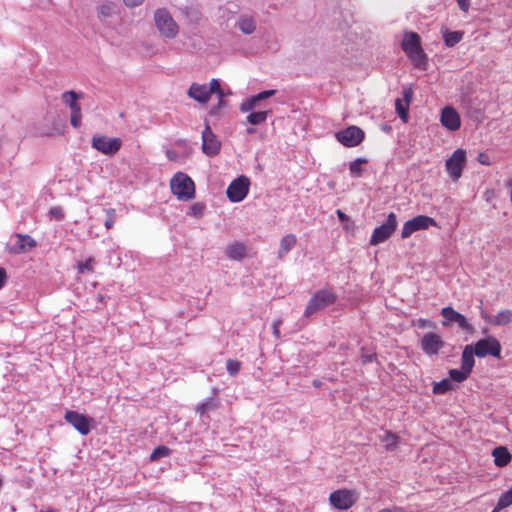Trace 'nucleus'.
Segmentation results:
<instances>
[{
  "mask_svg": "<svg viewBox=\"0 0 512 512\" xmlns=\"http://www.w3.org/2000/svg\"><path fill=\"white\" fill-rule=\"evenodd\" d=\"M401 45L406 56L410 59L415 68L423 71L427 70V55L422 48L419 34H406Z\"/></svg>",
  "mask_w": 512,
  "mask_h": 512,
  "instance_id": "obj_1",
  "label": "nucleus"
},
{
  "mask_svg": "<svg viewBox=\"0 0 512 512\" xmlns=\"http://www.w3.org/2000/svg\"><path fill=\"white\" fill-rule=\"evenodd\" d=\"M171 190L179 200L188 201L195 197V185L185 173H176L170 182Z\"/></svg>",
  "mask_w": 512,
  "mask_h": 512,
  "instance_id": "obj_2",
  "label": "nucleus"
},
{
  "mask_svg": "<svg viewBox=\"0 0 512 512\" xmlns=\"http://www.w3.org/2000/svg\"><path fill=\"white\" fill-rule=\"evenodd\" d=\"M337 295L329 289H321L317 291L309 300L304 315L310 317L316 312L334 304Z\"/></svg>",
  "mask_w": 512,
  "mask_h": 512,
  "instance_id": "obj_3",
  "label": "nucleus"
},
{
  "mask_svg": "<svg viewBox=\"0 0 512 512\" xmlns=\"http://www.w3.org/2000/svg\"><path fill=\"white\" fill-rule=\"evenodd\" d=\"M397 225L398 221L396 214L393 212L389 213L386 221L373 230L370 238V245L376 246L388 240L395 232Z\"/></svg>",
  "mask_w": 512,
  "mask_h": 512,
  "instance_id": "obj_4",
  "label": "nucleus"
},
{
  "mask_svg": "<svg viewBox=\"0 0 512 512\" xmlns=\"http://www.w3.org/2000/svg\"><path fill=\"white\" fill-rule=\"evenodd\" d=\"M91 146L95 150L107 156H114L122 147V140L118 137L109 138L95 134L91 140Z\"/></svg>",
  "mask_w": 512,
  "mask_h": 512,
  "instance_id": "obj_5",
  "label": "nucleus"
},
{
  "mask_svg": "<svg viewBox=\"0 0 512 512\" xmlns=\"http://www.w3.org/2000/svg\"><path fill=\"white\" fill-rule=\"evenodd\" d=\"M465 166L466 151L461 148L456 149L445 162L446 171L453 181L460 179Z\"/></svg>",
  "mask_w": 512,
  "mask_h": 512,
  "instance_id": "obj_6",
  "label": "nucleus"
},
{
  "mask_svg": "<svg viewBox=\"0 0 512 512\" xmlns=\"http://www.w3.org/2000/svg\"><path fill=\"white\" fill-rule=\"evenodd\" d=\"M336 140L343 146L356 147L365 139V132L358 126L351 125L335 133Z\"/></svg>",
  "mask_w": 512,
  "mask_h": 512,
  "instance_id": "obj_7",
  "label": "nucleus"
},
{
  "mask_svg": "<svg viewBox=\"0 0 512 512\" xmlns=\"http://www.w3.org/2000/svg\"><path fill=\"white\" fill-rule=\"evenodd\" d=\"M473 349L475 351V355L479 358H484L489 355L500 358L502 347L498 339L494 336H488L478 340L474 344Z\"/></svg>",
  "mask_w": 512,
  "mask_h": 512,
  "instance_id": "obj_8",
  "label": "nucleus"
},
{
  "mask_svg": "<svg viewBox=\"0 0 512 512\" xmlns=\"http://www.w3.org/2000/svg\"><path fill=\"white\" fill-rule=\"evenodd\" d=\"M430 226H433V227L437 226V222L434 218L426 216V215H418V216L414 217L413 219H410L404 223L402 231H401V238L407 239L414 232L419 231V230H426Z\"/></svg>",
  "mask_w": 512,
  "mask_h": 512,
  "instance_id": "obj_9",
  "label": "nucleus"
},
{
  "mask_svg": "<svg viewBox=\"0 0 512 512\" xmlns=\"http://www.w3.org/2000/svg\"><path fill=\"white\" fill-rule=\"evenodd\" d=\"M250 180L242 175L234 179L226 190V195L231 202L242 201L249 192Z\"/></svg>",
  "mask_w": 512,
  "mask_h": 512,
  "instance_id": "obj_10",
  "label": "nucleus"
},
{
  "mask_svg": "<svg viewBox=\"0 0 512 512\" xmlns=\"http://www.w3.org/2000/svg\"><path fill=\"white\" fill-rule=\"evenodd\" d=\"M329 501L334 508L347 510L356 503L357 495L352 490L339 489L330 494Z\"/></svg>",
  "mask_w": 512,
  "mask_h": 512,
  "instance_id": "obj_11",
  "label": "nucleus"
},
{
  "mask_svg": "<svg viewBox=\"0 0 512 512\" xmlns=\"http://www.w3.org/2000/svg\"><path fill=\"white\" fill-rule=\"evenodd\" d=\"M220 150L221 142L212 131L209 122L205 121V128L202 131V152L209 157H213L219 154Z\"/></svg>",
  "mask_w": 512,
  "mask_h": 512,
  "instance_id": "obj_12",
  "label": "nucleus"
},
{
  "mask_svg": "<svg viewBox=\"0 0 512 512\" xmlns=\"http://www.w3.org/2000/svg\"><path fill=\"white\" fill-rule=\"evenodd\" d=\"M177 34H154L155 38L146 39L141 42L138 47V51L146 56L153 55L163 49V43L167 42V39H173Z\"/></svg>",
  "mask_w": 512,
  "mask_h": 512,
  "instance_id": "obj_13",
  "label": "nucleus"
},
{
  "mask_svg": "<svg viewBox=\"0 0 512 512\" xmlns=\"http://www.w3.org/2000/svg\"><path fill=\"white\" fill-rule=\"evenodd\" d=\"M444 346L445 342L441 336L435 332L424 334L420 341L422 351L429 356L437 355Z\"/></svg>",
  "mask_w": 512,
  "mask_h": 512,
  "instance_id": "obj_14",
  "label": "nucleus"
},
{
  "mask_svg": "<svg viewBox=\"0 0 512 512\" xmlns=\"http://www.w3.org/2000/svg\"><path fill=\"white\" fill-rule=\"evenodd\" d=\"M66 422L71 424L81 435L89 434L91 430V418L73 410L66 411L64 415Z\"/></svg>",
  "mask_w": 512,
  "mask_h": 512,
  "instance_id": "obj_15",
  "label": "nucleus"
},
{
  "mask_svg": "<svg viewBox=\"0 0 512 512\" xmlns=\"http://www.w3.org/2000/svg\"><path fill=\"white\" fill-rule=\"evenodd\" d=\"M154 22L159 32H175L178 28L172 15L166 8H160L155 11Z\"/></svg>",
  "mask_w": 512,
  "mask_h": 512,
  "instance_id": "obj_16",
  "label": "nucleus"
},
{
  "mask_svg": "<svg viewBox=\"0 0 512 512\" xmlns=\"http://www.w3.org/2000/svg\"><path fill=\"white\" fill-rule=\"evenodd\" d=\"M440 120L441 124L450 131L458 130L461 125L459 113L450 106L442 109Z\"/></svg>",
  "mask_w": 512,
  "mask_h": 512,
  "instance_id": "obj_17",
  "label": "nucleus"
},
{
  "mask_svg": "<svg viewBox=\"0 0 512 512\" xmlns=\"http://www.w3.org/2000/svg\"><path fill=\"white\" fill-rule=\"evenodd\" d=\"M441 315L449 322H455L458 326L465 331H472L473 327L468 322L466 317L459 312L455 311L452 307H444L441 310Z\"/></svg>",
  "mask_w": 512,
  "mask_h": 512,
  "instance_id": "obj_18",
  "label": "nucleus"
},
{
  "mask_svg": "<svg viewBox=\"0 0 512 512\" xmlns=\"http://www.w3.org/2000/svg\"><path fill=\"white\" fill-rule=\"evenodd\" d=\"M481 316L487 323L495 326H505L512 322V310L509 309L501 310L496 315L481 311Z\"/></svg>",
  "mask_w": 512,
  "mask_h": 512,
  "instance_id": "obj_19",
  "label": "nucleus"
},
{
  "mask_svg": "<svg viewBox=\"0 0 512 512\" xmlns=\"http://www.w3.org/2000/svg\"><path fill=\"white\" fill-rule=\"evenodd\" d=\"M187 94L190 98L199 103H207L211 97L207 84L192 83Z\"/></svg>",
  "mask_w": 512,
  "mask_h": 512,
  "instance_id": "obj_20",
  "label": "nucleus"
},
{
  "mask_svg": "<svg viewBox=\"0 0 512 512\" xmlns=\"http://www.w3.org/2000/svg\"><path fill=\"white\" fill-rule=\"evenodd\" d=\"M276 90H266L262 91L256 95L251 96L250 98L246 99L244 102L240 105V110L242 112H249L254 109V107L262 100H265L273 95H275Z\"/></svg>",
  "mask_w": 512,
  "mask_h": 512,
  "instance_id": "obj_21",
  "label": "nucleus"
},
{
  "mask_svg": "<svg viewBox=\"0 0 512 512\" xmlns=\"http://www.w3.org/2000/svg\"><path fill=\"white\" fill-rule=\"evenodd\" d=\"M119 7L117 3L106 1L97 7L98 18L101 21H108L109 19L118 16Z\"/></svg>",
  "mask_w": 512,
  "mask_h": 512,
  "instance_id": "obj_22",
  "label": "nucleus"
},
{
  "mask_svg": "<svg viewBox=\"0 0 512 512\" xmlns=\"http://www.w3.org/2000/svg\"><path fill=\"white\" fill-rule=\"evenodd\" d=\"M83 97L82 93H77L73 90L66 91L62 94V101L69 106L71 113L81 111V106L78 100Z\"/></svg>",
  "mask_w": 512,
  "mask_h": 512,
  "instance_id": "obj_23",
  "label": "nucleus"
},
{
  "mask_svg": "<svg viewBox=\"0 0 512 512\" xmlns=\"http://www.w3.org/2000/svg\"><path fill=\"white\" fill-rule=\"evenodd\" d=\"M494 457V463L498 467H504L508 465L512 459V456L505 446H499L494 448L492 451Z\"/></svg>",
  "mask_w": 512,
  "mask_h": 512,
  "instance_id": "obj_24",
  "label": "nucleus"
},
{
  "mask_svg": "<svg viewBox=\"0 0 512 512\" xmlns=\"http://www.w3.org/2000/svg\"><path fill=\"white\" fill-rule=\"evenodd\" d=\"M247 248L241 242H233L226 248V255L232 260H241L246 256Z\"/></svg>",
  "mask_w": 512,
  "mask_h": 512,
  "instance_id": "obj_25",
  "label": "nucleus"
},
{
  "mask_svg": "<svg viewBox=\"0 0 512 512\" xmlns=\"http://www.w3.org/2000/svg\"><path fill=\"white\" fill-rule=\"evenodd\" d=\"M474 355H475V351L473 349V345H466L462 352L461 368L465 369L466 371H468L470 373L475 364Z\"/></svg>",
  "mask_w": 512,
  "mask_h": 512,
  "instance_id": "obj_26",
  "label": "nucleus"
},
{
  "mask_svg": "<svg viewBox=\"0 0 512 512\" xmlns=\"http://www.w3.org/2000/svg\"><path fill=\"white\" fill-rule=\"evenodd\" d=\"M297 239L294 234H287L280 241V248L278 251V257L283 258L289 253L296 245Z\"/></svg>",
  "mask_w": 512,
  "mask_h": 512,
  "instance_id": "obj_27",
  "label": "nucleus"
},
{
  "mask_svg": "<svg viewBox=\"0 0 512 512\" xmlns=\"http://www.w3.org/2000/svg\"><path fill=\"white\" fill-rule=\"evenodd\" d=\"M238 28L241 32H254L256 29V22L253 16L241 15L238 20Z\"/></svg>",
  "mask_w": 512,
  "mask_h": 512,
  "instance_id": "obj_28",
  "label": "nucleus"
},
{
  "mask_svg": "<svg viewBox=\"0 0 512 512\" xmlns=\"http://www.w3.org/2000/svg\"><path fill=\"white\" fill-rule=\"evenodd\" d=\"M219 403L213 397L208 398L196 407V412L201 416H205L208 412L218 409Z\"/></svg>",
  "mask_w": 512,
  "mask_h": 512,
  "instance_id": "obj_29",
  "label": "nucleus"
},
{
  "mask_svg": "<svg viewBox=\"0 0 512 512\" xmlns=\"http://www.w3.org/2000/svg\"><path fill=\"white\" fill-rule=\"evenodd\" d=\"M96 260L94 257H89L85 261H80L76 264L78 274L93 273Z\"/></svg>",
  "mask_w": 512,
  "mask_h": 512,
  "instance_id": "obj_30",
  "label": "nucleus"
},
{
  "mask_svg": "<svg viewBox=\"0 0 512 512\" xmlns=\"http://www.w3.org/2000/svg\"><path fill=\"white\" fill-rule=\"evenodd\" d=\"M18 238L17 245L19 246V252H25L28 249H31L36 246V241L32 239L29 235L17 234Z\"/></svg>",
  "mask_w": 512,
  "mask_h": 512,
  "instance_id": "obj_31",
  "label": "nucleus"
},
{
  "mask_svg": "<svg viewBox=\"0 0 512 512\" xmlns=\"http://www.w3.org/2000/svg\"><path fill=\"white\" fill-rule=\"evenodd\" d=\"M381 441L384 443L386 450L392 451L397 446L399 437L391 431H386L381 437Z\"/></svg>",
  "mask_w": 512,
  "mask_h": 512,
  "instance_id": "obj_32",
  "label": "nucleus"
},
{
  "mask_svg": "<svg viewBox=\"0 0 512 512\" xmlns=\"http://www.w3.org/2000/svg\"><path fill=\"white\" fill-rule=\"evenodd\" d=\"M268 113V111L252 112L247 116V121L252 125L262 124L266 121Z\"/></svg>",
  "mask_w": 512,
  "mask_h": 512,
  "instance_id": "obj_33",
  "label": "nucleus"
},
{
  "mask_svg": "<svg viewBox=\"0 0 512 512\" xmlns=\"http://www.w3.org/2000/svg\"><path fill=\"white\" fill-rule=\"evenodd\" d=\"M453 389V385L449 379H443L440 382L434 383V394H446Z\"/></svg>",
  "mask_w": 512,
  "mask_h": 512,
  "instance_id": "obj_34",
  "label": "nucleus"
},
{
  "mask_svg": "<svg viewBox=\"0 0 512 512\" xmlns=\"http://www.w3.org/2000/svg\"><path fill=\"white\" fill-rule=\"evenodd\" d=\"M470 374V372L466 371L463 368L449 370L450 379L458 383L465 381Z\"/></svg>",
  "mask_w": 512,
  "mask_h": 512,
  "instance_id": "obj_35",
  "label": "nucleus"
},
{
  "mask_svg": "<svg viewBox=\"0 0 512 512\" xmlns=\"http://www.w3.org/2000/svg\"><path fill=\"white\" fill-rule=\"evenodd\" d=\"M395 109H396V112L398 113L399 117L404 122H407L408 121L409 105L407 103L403 102V100H401V99H396Z\"/></svg>",
  "mask_w": 512,
  "mask_h": 512,
  "instance_id": "obj_36",
  "label": "nucleus"
},
{
  "mask_svg": "<svg viewBox=\"0 0 512 512\" xmlns=\"http://www.w3.org/2000/svg\"><path fill=\"white\" fill-rule=\"evenodd\" d=\"M171 454V449L167 446L161 445L156 447L150 455L151 461H157L163 457H167Z\"/></svg>",
  "mask_w": 512,
  "mask_h": 512,
  "instance_id": "obj_37",
  "label": "nucleus"
},
{
  "mask_svg": "<svg viewBox=\"0 0 512 512\" xmlns=\"http://www.w3.org/2000/svg\"><path fill=\"white\" fill-rule=\"evenodd\" d=\"M510 505H512V487L499 498L498 509H505Z\"/></svg>",
  "mask_w": 512,
  "mask_h": 512,
  "instance_id": "obj_38",
  "label": "nucleus"
},
{
  "mask_svg": "<svg viewBox=\"0 0 512 512\" xmlns=\"http://www.w3.org/2000/svg\"><path fill=\"white\" fill-rule=\"evenodd\" d=\"M366 163V159L358 158L350 163L349 170L353 176H360L362 173V165Z\"/></svg>",
  "mask_w": 512,
  "mask_h": 512,
  "instance_id": "obj_39",
  "label": "nucleus"
},
{
  "mask_svg": "<svg viewBox=\"0 0 512 512\" xmlns=\"http://www.w3.org/2000/svg\"><path fill=\"white\" fill-rule=\"evenodd\" d=\"M226 368L231 376H235L240 371L241 363L238 360L228 359L226 362Z\"/></svg>",
  "mask_w": 512,
  "mask_h": 512,
  "instance_id": "obj_40",
  "label": "nucleus"
},
{
  "mask_svg": "<svg viewBox=\"0 0 512 512\" xmlns=\"http://www.w3.org/2000/svg\"><path fill=\"white\" fill-rule=\"evenodd\" d=\"M463 34H443L444 42L446 46L453 47L459 43L462 39Z\"/></svg>",
  "mask_w": 512,
  "mask_h": 512,
  "instance_id": "obj_41",
  "label": "nucleus"
},
{
  "mask_svg": "<svg viewBox=\"0 0 512 512\" xmlns=\"http://www.w3.org/2000/svg\"><path fill=\"white\" fill-rule=\"evenodd\" d=\"M207 88L210 91L211 95L215 93L218 96L224 97V92L221 89L220 82L218 79H212L210 83L207 85Z\"/></svg>",
  "mask_w": 512,
  "mask_h": 512,
  "instance_id": "obj_42",
  "label": "nucleus"
},
{
  "mask_svg": "<svg viewBox=\"0 0 512 512\" xmlns=\"http://www.w3.org/2000/svg\"><path fill=\"white\" fill-rule=\"evenodd\" d=\"M205 210V205L203 203L197 202L190 206L189 214L193 217H202Z\"/></svg>",
  "mask_w": 512,
  "mask_h": 512,
  "instance_id": "obj_43",
  "label": "nucleus"
},
{
  "mask_svg": "<svg viewBox=\"0 0 512 512\" xmlns=\"http://www.w3.org/2000/svg\"><path fill=\"white\" fill-rule=\"evenodd\" d=\"M116 219V211L113 208L106 209V220H105V227L107 229H111L114 226Z\"/></svg>",
  "mask_w": 512,
  "mask_h": 512,
  "instance_id": "obj_44",
  "label": "nucleus"
},
{
  "mask_svg": "<svg viewBox=\"0 0 512 512\" xmlns=\"http://www.w3.org/2000/svg\"><path fill=\"white\" fill-rule=\"evenodd\" d=\"M49 215L51 218H53L57 221H61L64 219V211L60 206L52 207L49 210Z\"/></svg>",
  "mask_w": 512,
  "mask_h": 512,
  "instance_id": "obj_45",
  "label": "nucleus"
},
{
  "mask_svg": "<svg viewBox=\"0 0 512 512\" xmlns=\"http://www.w3.org/2000/svg\"><path fill=\"white\" fill-rule=\"evenodd\" d=\"M81 119H82V113L79 112H73L71 113L70 117V123L74 128H78L81 125Z\"/></svg>",
  "mask_w": 512,
  "mask_h": 512,
  "instance_id": "obj_46",
  "label": "nucleus"
},
{
  "mask_svg": "<svg viewBox=\"0 0 512 512\" xmlns=\"http://www.w3.org/2000/svg\"><path fill=\"white\" fill-rule=\"evenodd\" d=\"M218 98H219V100H218L217 106H214L210 109L211 115H217L218 110L225 107L227 104L226 101L224 100V97L218 96Z\"/></svg>",
  "mask_w": 512,
  "mask_h": 512,
  "instance_id": "obj_47",
  "label": "nucleus"
},
{
  "mask_svg": "<svg viewBox=\"0 0 512 512\" xmlns=\"http://www.w3.org/2000/svg\"><path fill=\"white\" fill-rule=\"evenodd\" d=\"M477 160L479 161V163H481L482 165H487L489 166L491 164V161H490V158L487 154L485 153H479L478 154V157H477Z\"/></svg>",
  "mask_w": 512,
  "mask_h": 512,
  "instance_id": "obj_48",
  "label": "nucleus"
},
{
  "mask_svg": "<svg viewBox=\"0 0 512 512\" xmlns=\"http://www.w3.org/2000/svg\"><path fill=\"white\" fill-rule=\"evenodd\" d=\"M281 324H282V321H281L280 319L275 320V321L273 322V325H272V327H273V335H274L276 338H279V337H280V330H279V328H280V325H281Z\"/></svg>",
  "mask_w": 512,
  "mask_h": 512,
  "instance_id": "obj_49",
  "label": "nucleus"
},
{
  "mask_svg": "<svg viewBox=\"0 0 512 512\" xmlns=\"http://www.w3.org/2000/svg\"><path fill=\"white\" fill-rule=\"evenodd\" d=\"M417 326L419 328H426V327H433L434 325L429 320L420 318L417 320Z\"/></svg>",
  "mask_w": 512,
  "mask_h": 512,
  "instance_id": "obj_50",
  "label": "nucleus"
},
{
  "mask_svg": "<svg viewBox=\"0 0 512 512\" xmlns=\"http://www.w3.org/2000/svg\"><path fill=\"white\" fill-rule=\"evenodd\" d=\"M457 3H458V6L459 8L464 11V12H467L468 9H469V6H470V3L468 0H456Z\"/></svg>",
  "mask_w": 512,
  "mask_h": 512,
  "instance_id": "obj_51",
  "label": "nucleus"
},
{
  "mask_svg": "<svg viewBox=\"0 0 512 512\" xmlns=\"http://www.w3.org/2000/svg\"><path fill=\"white\" fill-rule=\"evenodd\" d=\"M128 7H136L143 3L144 0H123Z\"/></svg>",
  "mask_w": 512,
  "mask_h": 512,
  "instance_id": "obj_52",
  "label": "nucleus"
},
{
  "mask_svg": "<svg viewBox=\"0 0 512 512\" xmlns=\"http://www.w3.org/2000/svg\"><path fill=\"white\" fill-rule=\"evenodd\" d=\"M412 99V91L410 89H406L403 92V102L407 103L409 105L410 101Z\"/></svg>",
  "mask_w": 512,
  "mask_h": 512,
  "instance_id": "obj_53",
  "label": "nucleus"
},
{
  "mask_svg": "<svg viewBox=\"0 0 512 512\" xmlns=\"http://www.w3.org/2000/svg\"><path fill=\"white\" fill-rule=\"evenodd\" d=\"M166 156L171 161H176L178 159V154L175 150H171V149L167 150Z\"/></svg>",
  "mask_w": 512,
  "mask_h": 512,
  "instance_id": "obj_54",
  "label": "nucleus"
},
{
  "mask_svg": "<svg viewBox=\"0 0 512 512\" xmlns=\"http://www.w3.org/2000/svg\"><path fill=\"white\" fill-rule=\"evenodd\" d=\"M7 279V274L4 268L0 267V289L4 286Z\"/></svg>",
  "mask_w": 512,
  "mask_h": 512,
  "instance_id": "obj_55",
  "label": "nucleus"
},
{
  "mask_svg": "<svg viewBox=\"0 0 512 512\" xmlns=\"http://www.w3.org/2000/svg\"><path fill=\"white\" fill-rule=\"evenodd\" d=\"M336 214H337L339 220H341V221H345V220L348 219V216L343 211H341L340 209H338L336 211Z\"/></svg>",
  "mask_w": 512,
  "mask_h": 512,
  "instance_id": "obj_56",
  "label": "nucleus"
},
{
  "mask_svg": "<svg viewBox=\"0 0 512 512\" xmlns=\"http://www.w3.org/2000/svg\"><path fill=\"white\" fill-rule=\"evenodd\" d=\"M373 359V355H363L362 356V362L364 364L368 363V362H371Z\"/></svg>",
  "mask_w": 512,
  "mask_h": 512,
  "instance_id": "obj_57",
  "label": "nucleus"
},
{
  "mask_svg": "<svg viewBox=\"0 0 512 512\" xmlns=\"http://www.w3.org/2000/svg\"><path fill=\"white\" fill-rule=\"evenodd\" d=\"M313 384H314L315 387H319L320 386V382L318 380H314Z\"/></svg>",
  "mask_w": 512,
  "mask_h": 512,
  "instance_id": "obj_58",
  "label": "nucleus"
},
{
  "mask_svg": "<svg viewBox=\"0 0 512 512\" xmlns=\"http://www.w3.org/2000/svg\"><path fill=\"white\" fill-rule=\"evenodd\" d=\"M247 132H248L249 134H252V133H254V129H253V128H248V129H247Z\"/></svg>",
  "mask_w": 512,
  "mask_h": 512,
  "instance_id": "obj_59",
  "label": "nucleus"
},
{
  "mask_svg": "<svg viewBox=\"0 0 512 512\" xmlns=\"http://www.w3.org/2000/svg\"><path fill=\"white\" fill-rule=\"evenodd\" d=\"M379 512H392V509H382L381 511Z\"/></svg>",
  "mask_w": 512,
  "mask_h": 512,
  "instance_id": "obj_60",
  "label": "nucleus"
},
{
  "mask_svg": "<svg viewBox=\"0 0 512 512\" xmlns=\"http://www.w3.org/2000/svg\"><path fill=\"white\" fill-rule=\"evenodd\" d=\"M184 143H185V141H183V140H179V141H178V144H179V145H182V144H184Z\"/></svg>",
  "mask_w": 512,
  "mask_h": 512,
  "instance_id": "obj_61",
  "label": "nucleus"
},
{
  "mask_svg": "<svg viewBox=\"0 0 512 512\" xmlns=\"http://www.w3.org/2000/svg\"><path fill=\"white\" fill-rule=\"evenodd\" d=\"M500 509H498V505L496 506V508L492 511V512H499Z\"/></svg>",
  "mask_w": 512,
  "mask_h": 512,
  "instance_id": "obj_62",
  "label": "nucleus"
},
{
  "mask_svg": "<svg viewBox=\"0 0 512 512\" xmlns=\"http://www.w3.org/2000/svg\"><path fill=\"white\" fill-rule=\"evenodd\" d=\"M442 324H443V326H447L448 322L444 321Z\"/></svg>",
  "mask_w": 512,
  "mask_h": 512,
  "instance_id": "obj_63",
  "label": "nucleus"
}]
</instances>
